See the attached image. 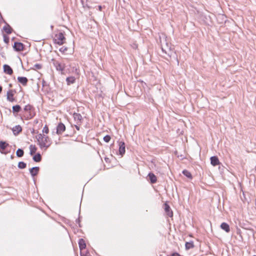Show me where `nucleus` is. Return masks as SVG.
<instances>
[{
    "mask_svg": "<svg viewBox=\"0 0 256 256\" xmlns=\"http://www.w3.org/2000/svg\"><path fill=\"white\" fill-rule=\"evenodd\" d=\"M38 144L41 150H46L51 145L50 138L44 134H39L36 136Z\"/></svg>",
    "mask_w": 256,
    "mask_h": 256,
    "instance_id": "1",
    "label": "nucleus"
},
{
    "mask_svg": "<svg viewBox=\"0 0 256 256\" xmlns=\"http://www.w3.org/2000/svg\"><path fill=\"white\" fill-rule=\"evenodd\" d=\"M23 114L22 116V118L25 120H29L33 118L36 116V112L34 108L28 104L25 106L24 108Z\"/></svg>",
    "mask_w": 256,
    "mask_h": 256,
    "instance_id": "2",
    "label": "nucleus"
},
{
    "mask_svg": "<svg viewBox=\"0 0 256 256\" xmlns=\"http://www.w3.org/2000/svg\"><path fill=\"white\" fill-rule=\"evenodd\" d=\"M52 62L56 70L60 72L61 74H62L66 68L65 64L54 58L52 59Z\"/></svg>",
    "mask_w": 256,
    "mask_h": 256,
    "instance_id": "3",
    "label": "nucleus"
},
{
    "mask_svg": "<svg viewBox=\"0 0 256 256\" xmlns=\"http://www.w3.org/2000/svg\"><path fill=\"white\" fill-rule=\"evenodd\" d=\"M66 38L62 32H59L55 35L54 38V42L58 45H62L65 42Z\"/></svg>",
    "mask_w": 256,
    "mask_h": 256,
    "instance_id": "4",
    "label": "nucleus"
},
{
    "mask_svg": "<svg viewBox=\"0 0 256 256\" xmlns=\"http://www.w3.org/2000/svg\"><path fill=\"white\" fill-rule=\"evenodd\" d=\"M119 154L122 156L125 153V144L124 142H120L119 144Z\"/></svg>",
    "mask_w": 256,
    "mask_h": 256,
    "instance_id": "5",
    "label": "nucleus"
},
{
    "mask_svg": "<svg viewBox=\"0 0 256 256\" xmlns=\"http://www.w3.org/2000/svg\"><path fill=\"white\" fill-rule=\"evenodd\" d=\"M14 48L16 51L20 52L24 50V44L21 42H15Z\"/></svg>",
    "mask_w": 256,
    "mask_h": 256,
    "instance_id": "6",
    "label": "nucleus"
},
{
    "mask_svg": "<svg viewBox=\"0 0 256 256\" xmlns=\"http://www.w3.org/2000/svg\"><path fill=\"white\" fill-rule=\"evenodd\" d=\"M66 130V126L62 123H60L57 126L56 133L58 134H62Z\"/></svg>",
    "mask_w": 256,
    "mask_h": 256,
    "instance_id": "7",
    "label": "nucleus"
},
{
    "mask_svg": "<svg viewBox=\"0 0 256 256\" xmlns=\"http://www.w3.org/2000/svg\"><path fill=\"white\" fill-rule=\"evenodd\" d=\"M4 72L9 75H12L13 73V70L10 66L8 64L4 65Z\"/></svg>",
    "mask_w": 256,
    "mask_h": 256,
    "instance_id": "8",
    "label": "nucleus"
},
{
    "mask_svg": "<svg viewBox=\"0 0 256 256\" xmlns=\"http://www.w3.org/2000/svg\"><path fill=\"white\" fill-rule=\"evenodd\" d=\"M8 146V144L4 142H0V152L2 154H7L5 149Z\"/></svg>",
    "mask_w": 256,
    "mask_h": 256,
    "instance_id": "9",
    "label": "nucleus"
},
{
    "mask_svg": "<svg viewBox=\"0 0 256 256\" xmlns=\"http://www.w3.org/2000/svg\"><path fill=\"white\" fill-rule=\"evenodd\" d=\"M74 118L77 124H80L82 122V116L80 114L74 113Z\"/></svg>",
    "mask_w": 256,
    "mask_h": 256,
    "instance_id": "10",
    "label": "nucleus"
},
{
    "mask_svg": "<svg viewBox=\"0 0 256 256\" xmlns=\"http://www.w3.org/2000/svg\"><path fill=\"white\" fill-rule=\"evenodd\" d=\"M18 80L24 86H26L28 82V78L24 76H18Z\"/></svg>",
    "mask_w": 256,
    "mask_h": 256,
    "instance_id": "11",
    "label": "nucleus"
},
{
    "mask_svg": "<svg viewBox=\"0 0 256 256\" xmlns=\"http://www.w3.org/2000/svg\"><path fill=\"white\" fill-rule=\"evenodd\" d=\"M210 163L213 166H216L220 164V161L217 156H213L210 158Z\"/></svg>",
    "mask_w": 256,
    "mask_h": 256,
    "instance_id": "12",
    "label": "nucleus"
},
{
    "mask_svg": "<svg viewBox=\"0 0 256 256\" xmlns=\"http://www.w3.org/2000/svg\"><path fill=\"white\" fill-rule=\"evenodd\" d=\"M40 168L39 167L36 166L32 168L30 170V172L32 176H36L39 172Z\"/></svg>",
    "mask_w": 256,
    "mask_h": 256,
    "instance_id": "13",
    "label": "nucleus"
},
{
    "mask_svg": "<svg viewBox=\"0 0 256 256\" xmlns=\"http://www.w3.org/2000/svg\"><path fill=\"white\" fill-rule=\"evenodd\" d=\"M220 228L224 230L226 232H230V228L229 225L226 222H222L220 226Z\"/></svg>",
    "mask_w": 256,
    "mask_h": 256,
    "instance_id": "14",
    "label": "nucleus"
},
{
    "mask_svg": "<svg viewBox=\"0 0 256 256\" xmlns=\"http://www.w3.org/2000/svg\"><path fill=\"white\" fill-rule=\"evenodd\" d=\"M164 210L166 212L167 214L170 216L172 217L173 216V212L170 210V208L169 205L167 204H164Z\"/></svg>",
    "mask_w": 256,
    "mask_h": 256,
    "instance_id": "15",
    "label": "nucleus"
},
{
    "mask_svg": "<svg viewBox=\"0 0 256 256\" xmlns=\"http://www.w3.org/2000/svg\"><path fill=\"white\" fill-rule=\"evenodd\" d=\"M7 99L10 102L14 101V93L12 90H10L7 92Z\"/></svg>",
    "mask_w": 256,
    "mask_h": 256,
    "instance_id": "16",
    "label": "nucleus"
},
{
    "mask_svg": "<svg viewBox=\"0 0 256 256\" xmlns=\"http://www.w3.org/2000/svg\"><path fill=\"white\" fill-rule=\"evenodd\" d=\"M12 132L14 134H18L22 130V128L20 126L18 125L14 126L12 129Z\"/></svg>",
    "mask_w": 256,
    "mask_h": 256,
    "instance_id": "17",
    "label": "nucleus"
},
{
    "mask_svg": "<svg viewBox=\"0 0 256 256\" xmlns=\"http://www.w3.org/2000/svg\"><path fill=\"white\" fill-rule=\"evenodd\" d=\"M148 176L149 179L150 180L151 183L155 184L156 182L157 178H156V176L153 173L150 172L148 174Z\"/></svg>",
    "mask_w": 256,
    "mask_h": 256,
    "instance_id": "18",
    "label": "nucleus"
},
{
    "mask_svg": "<svg viewBox=\"0 0 256 256\" xmlns=\"http://www.w3.org/2000/svg\"><path fill=\"white\" fill-rule=\"evenodd\" d=\"M66 82L68 85L73 84L76 82V78L73 76H68L66 78Z\"/></svg>",
    "mask_w": 256,
    "mask_h": 256,
    "instance_id": "19",
    "label": "nucleus"
},
{
    "mask_svg": "<svg viewBox=\"0 0 256 256\" xmlns=\"http://www.w3.org/2000/svg\"><path fill=\"white\" fill-rule=\"evenodd\" d=\"M38 148L35 145L31 144L30 146V154L31 156H33L36 152Z\"/></svg>",
    "mask_w": 256,
    "mask_h": 256,
    "instance_id": "20",
    "label": "nucleus"
},
{
    "mask_svg": "<svg viewBox=\"0 0 256 256\" xmlns=\"http://www.w3.org/2000/svg\"><path fill=\"white\" fill-rule=\"evenodd\" d=\"M78 245H79V247H80V250L84 249L86 247V244L85 242L82 238H81L79 240Z\"/></svg>",
    "mask_w": 256,
    "mask_h": 256,
    "instance_id": "21",
    "label": "nucleus"
},
{
    "mask_svg": "<svg viewBox=\"0 0 256 256\" xmlns=\"http://www.w3.org/2000/svg\"><path fill=\"white\" fill-rule=\"evenodd\" d=\"M186 249L190 250L194 247V242L192 241H190V242H186L185 244Z\"/></svg>",
    "mask_w": 256,
    "mask_h": 256,
    "instance_id": "22",
    "label": "nucleus"
},
{
    "mask_svg": "<svg viewBox=\"0 0 256 256\" xmlns=\"http://www.w3.org/2000/svg\"><path fill=\"white\" fill-rule=\"evenodd\" d=\"M33 160L36 162H40L42 160V156L40 154L38 153L33 156Z\"/></svg>",
    "mask_w": 256,
    "mask_h": 256,
    "instance_id": "23",
    "label": "nucleus"
},
{
    "mask_svg": "<svg viewBox=\"0 0 256 256\" xmlns=\"http://www.w3.org/2000/svg\"><path fill=\"white\" fill-rule=\"evenodd\" d=\"M21 110V107L19 105H16L12 106L13 112H18Z\"/></svg>",
    "mask_w": 256,
    "mask_h": 256,
    "instance_id": "24",
    "label": "nucleus"
},
{
    "mask_svg": "<svg viewBox=\"0 0 256 256\" xmlns=\"http://www.w3.org/2000/svg\"><path fill=\"white\" fill-rule=\"evenodd\" d=\"M182 174L187 178H192V176L190 172L188 170H184L182 171Z\"/></svg>",
    "mask_w": 256,
    "mask_h": 256,
    "instance_id": "25",
    "label": "nucleus"
},
{
    "mask_svg": "<svg viewBox=\"0 0 256 256\" xmlns=\"http://www.w3.org/2000/svg\"><path fill=\"white\" fill-rule=\"evenodd\" d=\"M24 150L20 148H18L16 152V156L18 157L22 156H24Z\"/></svg>",
    "mask_w": 256,
    "mask_h": 256,
    "instance_id": "26",
    "label": "nucleus"
},
{
    "mask_svg": "<svg viewBox=\"0 0 256 256\" xmlns=\"http://www.w3.org/2000/svg\"><path fill=\"white\" fill-rule=\"evenodd\" d=\"M4 30L8 34H10L12 32V28L9 26H4Z\"/></svg>",
    "mask_w": 256,
    "mask_h": 256,
    "instance_id": "27",
    "label": "nucleus"
},
{
    "mask_svg": "<svg viewBox=\"0 0 256 256\" xmlns=\"http://www.w3.org/2000/svg\"><path fill=\"white\" fill-rule=\"evenodd\" d=\"M26 164L23 162H19L18 164V166L20 168H24L26 167Z\"/></svg>",
    "mask_w": 256,
    "mask_h": 256,
    "instance_id": "28",
    "label": "nucleus"
},
{
    "mask_svg": "<svg viewBox=\"0 0 256 256\" xmlns=\"http://www.w3.org/2000/svg\"><path fill=\"white\" fill-rule=\"evenodd\" d=\"M42 132V134H48L49 132V129H48V126L46 125L44 127Z\"/></svg>",
    "mask_w": 256,
    "mask_h": 256,
    "instance_id": "29",
    "label": "nucleus"
},
{
    "mask_svg": "<svg viewBox=\"0 0 256 256\" xmlns=\"http://www.w3.org/2000/svg\"><path fill=\"white\" fill-rule=\"evenodd\" d=\"M34 70H40L42 68V66L39 64H36L34 66Z\"/></svg>",
    "mask_w": 256,
    "mask_h": 256,
    "instance_id": "30",
    "label": "nucleus"
},
{
    "mask_svg": "<svg viewBox=\"0 0 256 256\" xmlns=\"http://www.w3.org/2000/svg\"><path fill=\"white\" fill-rule=\"evenodd\" d=\"M110 136L109 135H106L104 137V140L106 142H108L110 140Z\"/></svg>",
    "mask_w": 256,
    "mask_h": 256,
    "instance_id": "31",
    "label": "nucleus"
},
{
    "mask_svg": "<svg viewBox=\"0 0 256 256\" xmlns=\"http://www.w3.org/2000/svg\"><path fill=\"white\" fill-rule=\"evenodd\" d=\"M60 52L62 53H65L68 50V48L65 46H62L60 48L59 50Z\"/></svg>",
    "mask_w": 256,
    "mask_h": 256,
    "instance_id": "32",
    "label": "nucleus"
},
{
    "mask_svg": "<svg viewBox=\"0 0 256 256\" xmlns=\"http://www.w3.org/2000/svg\"><path fill=\"white\" fill-rule=\"evenodd\" d=\"M171 256H180L178 253H174L171 255Z\"/></svg>",
    "mask_w": 256,
    "mask_h": 256,
    "instance_id": "33",
    "label": "nucleus"
},
{
    "mask_svg": "<svg viewBox=\"0 0 256 256\" xmlns=\"http://www.w3.org/2000/svg\"><path fill=\"white\" fill-rule=\"evenodd\" d=\"M98 10H100V11H101L102 10V6H98Z\"/></svg>",
    "mask_w": 256,
    "mask_h": 256,
    "instance_id": "34",
    "label": "nucleus"
},
{
    "mask_svg": "<svg viewBox=\"0 0 256 256\" xmlns=\"http://www.w3.org/2000/svg\"><path fill=\"white\" fill-rule=\"evenodd\" d=\"M75 127L77 130H80V127L76 125Z\"/></svg>",
    "mask_w": 256,
    "mask_h": 256,
    "instance_id": "35",
    "label": "nucleus"
},
{
    "mask_svg": "<svg viewBox=\"0 0 256 256\" xmlns=\"http://www.w3.org/2000/svg\"><path fill=\"white\" fill-rule=\"evenodd\" d=\"M2 86H0V94L2 92Z\"/></svg>",
    "mask_w": 256,
    "mask_h": 256,
    "instance_id": "36",
    "label": "nucleus"
},
{
    "mask_svg": "<svg viewBox=\"0 0 256 256\" xmlns=\"http://www.w3.org/2000/svg\"><path fill=\"white\" fill-rule=\"evenodd\" d=\"M10 87H11L12 86V84H10Z\"/></svg>",
    "mask_w": 256,
    "mask_h": 256,
    "instance_id": "37",
    "label": "nucleus"
},
{
    "mask_svg": "<svg viewBox=\"0 0 256 256\" xmlns=\"http://www.w3.org/2000/svg\"><path fill=\"white\" fill-rule=\"evenodd\" d=\"M256 256V255H254V256Z\"/></svg>",
    "mask_w": 256,
    "mask_h": 256,
    "instance_id": "38",
    "label": "nucleus"
}]
</instances>
